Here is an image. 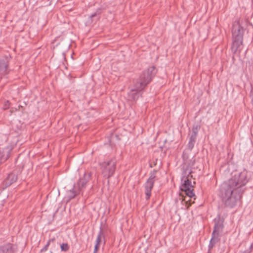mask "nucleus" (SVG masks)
<instances>
[{"label": "nucleus", "instance_id": "nucleus-19", "mask_svg": "<svg viewBox=\"0 0 253 253\" xmlns=\"http://www.w3.org/2000/svg\"><path fill=\"white\" fill-rule=\"evenodd\" d=\"M49 245H50L49 243L47 242L46 243V244L44 246V247L42 249H41V252H44L48 250V248Z\"/></svg>", "mask_w": 253, "mask_h": 253}, {"label": "nucleus", "instance_id": "nucleus-10", "mask_svg": "<svg viewBox=\"0 0 253 253\" xmlns=\"http://www.w3.org/2000/svg\"><path fill=\"white\" fill-rule=\"evenodd\" d=\"M197 136V132L193 129L192 133L190 137L189 141L187 145L188 148L190 150H191L194 146Z\"/></svg>", "mask_w": 253, "mask_h": 253}, {"label": "nucleus", "instance_id": "nucleus-22", "mask_svg": "<svg viewBox=\"0 0 253 253\" xmlns=\"http://www.w3.org/2000/svg\"><path fill=\"white\" fill-rule=\"evenodd\" d=\"M99 246L95 245L93 253H97V251L99 250Z\"/></svg>", "mask_w": 253, "mask_h": 253}, {"label": "nucleus", "instance_id": "nucleus-2", "mask_svg": "<svg viewBox=\"0 0 253 253\" xmlns=\"http://www.w3.org/2000/svg\"><path fill=\"white\" fill-rule=\"evenodd\" d=\"M156 73L154 66H151L147 71H143L134 83L133 88L128 93V99L130 101L137 100L139 96V92L151 81Z\"/></svg>", "mask_w": 253, "mask_h": 253}, {"label": "nucleus", "instance_id": "nucleus-24", "mask_svg": "<svg viewBox=\"0 0 253 253\" xmlns=\"http://www.w3.org/2000/svg\"><path fill=\"white\" fill-rule=\"evenodd\" d=\"M252 100V103L253 104V99H251Z\"/></svg>", "mask_w": 253, "mask_h": 253}, {"label": "nucleus", "instance_id": "nucleus-1", "mask_svg": "<svg viewBox=\"0 0 253 253\" xmlns=\"http://www.w3.org/2000/svg\"><path fill=\"white\" fill-rule=\"evenodd\" d=\"M247 175V171L243 170L235 174L222 184V201L226 207L232 208L241 202L244 187L248 181Z\"/></svg>", "mask_w": 253, "mask_h": 253}, {"label": "nucleus", "instance_id": "nucleus-23", "mask_svg": "<svg viewBox=\"0 0 253 253\" xmlns=\"http://www.w3.org/2000/svg\"><path fill=\"white\" fill-rule=\"evenodd\" d=\"M95 15V14H92V15H91V17H94Z\"/></svg>", "mask_w": 253, "mask_h": 253}, {"label": "nucleus", "instance_id": "nucleus-4", "mask_svg": "<svg viewBox=\"0 0 253 253\" xmlns=\"http://www.w3.org/2000/svg\"><path fill=\"white\" fill-rule=\"evenodd\" d=\"M191 171L186 169L182 173L181 177L182 184L180 186V189L185 192V194L190 198L195 197L193 192V186L192 185L190 177H192Z\"/></svg>", "mask_w": 253, "mask_h": 253}, {"label": "nucleus", "instance_id": "nucleus-7", "mask_svg": "<svg viewBox=\"0 0 253 253\" xmlns=\"http://www.w3.org/2000/svg\"><path fill=\"white\" fill-rule=\"evenodd\" d=\"M214 226L212 235L217 237H219V233L222 232L224 227L223 221L220 217L216 218L214 219Z\"/></svg>", "mask_w": 253, "mask_h": 253}, {"label": "nucleus", "instance_id": "nucleus-11", "mask_svg": "<svg viewBox=\"0 0 253 253\" xmlns=\"http://www.w3.org/2000/svg\"><path fill=\"white\" fill-rule=\"evenodd\" d=\"M0 253H13V245L10 243L0 246Z\"/></svg>", "mask_w": 253, "mask_h": 253}, {"label": "nucleus", "instance_id": "nucleus-12", "mask_svg": "<svg viewBox=\"0 0 253 253\" xmlns=\"http://www.w3.org/2000/svg\"><path fill=\"white\" fill-rule=\"evenodd\" d=\"M7 62L3 60H0V75L6 74L7 72Z\"/></svg>", "mask_w": 253, "mask_h": 253}, {"label": "nucleus", "instance_id": "nucleus-6", "mask_svg": "<svg viewBox=\"0 0 253 253\" xmlns=\"http://www.w3.org/2000/svg\"><path fill=\"white\" fill-rule=\"evenodd\" d=\"M157 170L154 169L150 173V176L144 184L146 199L149 200L151 196V191L154 187Z\"/></svg>", "mask_w": 253, "mask_h": 253}, {"label": "nucleus", "instance_id": "nucleus-8", "mask_svg": "<svg viewBox=\"0 0 253 253\" xmlns=\"http://www.w3.org/2000/svg\"><path fill=\"white\" fill-rule=\"evenodd\" d=\"M11 150V147L8 146L0 148V163L5 162L9 158Z\"/></svg>", "mask_w": 253, "mask_h": 253}, {"label": "nucleus", "instance_id": "nucleus-13", "mask_svg": "<svg viewBox=\"0 0 253 253\" xmlns=\"http://www.w3.org/2000/svg\"><path fill=\"white\" fill-rule=\"evenodd\" d=\"M81 191L77 186L75 184L72 189L69 191V197L70 199L75 198L78 194L80 193Z\"/></svg>", "mask_w": 253, "mask_h": 253}, {"label": "nucleus", "instance_id": "nucleus-5", "mask_svg": "<svg viewBox=\"0 0 253 253\" xmlns=\"http://www.w3.org/2000/svg\"><path fill=\"white\" fill-rule=\"evenodd\" d=\"M117 160L113 157L100 164V169L103 176L110 178L112 176L116 169Z\"/></svg>", "mask_w": 253, "mask_h": 253}, {"label": "nucleus", "instance_id": "nucleus-3", "mask_svg": "<svg viewBox=\"0 0 253 253\" xmlns=\"http://www.w3.org/2000/svg\"><path fill=\"white\" fill-rule=\"evenodd\" d=\"M244 29L241 25L240 20H236L232 25V52L235 54L237 51L240 52L243 48V36Z\"/></svg>", "mask_w": 253, "mask_h": 253}, {"label": "nucleus", "instance_id": "nucleus-9", "mask_svg": "<svg viewBox=\"0 0 253 253\" xmlns=\"http://www.w3.org/2000/svg\"><path fill=\"white\" fill-rule=\"evenodd\" d=\"M90 177V173H84V177L80 178L77 184H75L81 191L85 187Z\"/></svg>", "mask_w": 253, "mask_h": 253}, {"label": "nucleus", "instance_id": "nucleus-16", "mask_svg": "<svg viewBox=\"0 0 253 253\" xmlns=\"http://www.w3.org/2000/svg\"><path fill=\"white\" fill-rule=\"evenodd\" d=\"M8 179L10 180L11 183L15 182L17 180V176L14 174H9L8 176Z\"/></svg>", "mask_w": 253, "mask_h": 253}, {"label": "nucleus", "instance_id": "nucleus-15", "mask_svg": "<svg viewBox=\"0 0 253 253\" xmlns=\"http://www.w3.org/2000/svg\"><path fill=\"white\" fill-rule=\"evenodd\" d=\"M220 240L219 237H217L214 236L212 235V237L211 239L210 243L209 245V247L210 249H212L214 245L218 242Z\"/></svg>", "mask_w": 253, "mask_h": 253}, {"label": "nucleus", "instance_id": "nucleus-20", "mask_svg": "<svg viewBox=\"0 0 253 253\" xmlns=\"http://www.w3.org/2000/svg\"><path fill=\"white\" fill-rule=\"evenodd\" d=\"M250 96L251 99H253V86H252V89L250 93Z\"/></svg>", "mask_w": 253, "mask_h": 253}, {"label": "nucleus", "instance_id": "nucleus-14", "mask_svg": "<svg viewBox=\"0 0 253 253\" xmlns=\"http://www.w3.org/2000/svg\"><path fill=\"white\" fill-rule=\"evenodd\" d=\"M104 238V234L103 233V231H102V228L100 227L99 232L98 234V235H97V238L96 240V243H95V245L99 246L100 243L101 242V239Z\"/></svg>", "mask_w": 253, "mask_h": 253}, {"label": "nucleus", "instance_id": "nucleus-18", "mask_svg": "<svg viewBox=\"0 0 253 253\" xmlns=\"http://www.w3.org/2000/svg\"><path fill=\"white\" fill-rule=\"evenodd\" d=\"M252 245H251L248 249L245 251H240L238 253H251L252 252Z\"/></svg>", "mask_w": 253, "mask_h": 253}, {"label": "nucleus", "instance_id": "nucleus-17", "mask_svg": "<svg viewBox=\"0 0 253 253\" xmlns=\"http://www.w3.org/2000/svg\"><path fill=\"white\" fill-rule=\"evenodd\" d=\"M61 250L63 252H67L69 249V247L67 243H63L61 245Z\"/></svg>", "mask_w": 253, "mask_h": 253}, {"label": "nucleus", "instance_id": "nucleus-21", "mask_svg": "<svg viewBox=\"0 0 253 253\" xmlns=\"http://www.w3.org/2000/svg\"><path fill=\"white\" fill-rule=\"evenodd\" d=\"M55 237H53L51 239H50L48 241V243H49V244H50V243H53L55 241Z\"/></svg>", "mask_w": 253, "mask_h": 253}]
</instances>
